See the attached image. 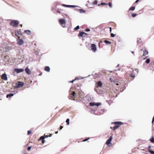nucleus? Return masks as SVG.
I'll return each instance as SVG.
<instances>
[{"mask_svg": "<svg viewBox=\"0 0 154 154\" xmlns=\"http://www.w3.org/2000/svg\"><path fill=\"white\" fill-rule=\"evenodd\" d=\"M112 27H109V31L110 32H112Z\"/></svg>", "mask_w": 154, "mask_h": 154, "instance_id": "8fccbe9b", "label": "nucleus"}, {"mask_svg": "<svg viewBox=\"0 0 154 154\" xmlns=\"http://www.w3.org/2000/svg\"><path fill=\"white\" fill-rule=\"evenodd\" d=\"M14 95V94L13 93H9L7 94L6 95V97L7 98L11 97L13 96Z\"/></svg>", "mask_w": 154, "mask_h": 154, "instance_id": "dca6fc26", "label": "nucleus"}, {"mask_svg": "<svg viewBox=\"0 0 154 154\" xmlns=\"http://www.w3.org/2000/svg\"><path fill=\"white\" fill-rule=\"evenodd\" d=\"M100 5H102L104 6L105 5H108V4L105 2H101L100 3Z\"/></svg>", "mask_w": 154, "mask_h": 154, "instance_id": "c756f323", "label": "nucleus"}, {"mask_svg": "<svg viewBox=\"0 0 154 154\" xmlns=\"http://www.w3.org/2000/svg\"><path fill=\"white\" fill-rule=\"evenodd\" d=\"M77 7H79V6L75 5H70V8H75Z\"/></svg>", "mask_w": 154, "mask_h": 154, "instance_id": "7c9ffc66", "label": "nucleus"}, {"mask_svg": "<svg viewBox=\"0 0 154 154\" xmlns=\"http://www.w3.org/2000/svg\"><path fill=\"white\" fill-rule=\"evenodd\" d=\"M44 139H43V140H42V143H44L45 142V141L44 140Z\"/></svg>", "mask_w": 154, "mask_h": 154, "instance_id": "3c124183", "label": "nucleus"}, {"mask_svg": "<svg viewBox=\"0 0 154 154\" xmlns=\"http://www.w3.org/2000/svg\"><path fill=\"white\" fill-rule=\"evenodd\" d=\"M20 26L21 27H22V25L21 24V25H20Z\"/></svg>", "mask_w": 154, "mask_h": 154, "instance_id": "e2e57ef3", "label": "nucleus"}, {"mask_svg": "<svg viewBox=\"0 0 154 154\" xmlns=\"http://www.w3.org/2000/svg\"><path fill=\"white\" fill-rule=\"evenodd\" d=\"M108 5L109 6V7L112 8V3L111 2H109L108 3Z\"/></svg>", "mask_w": 154, "mask_h": 154, "instance_id": "473e14b6", "label": "nucleus"}, {"mask_svg": "<svg viewBox=\"0 0 154 154\" xmlns=\"http://www.w3.org/2000/svg\"><path fill=\"white\" fill-rule=\"evenodd\" d=\"M131 77L134 78L135 77V75L134 74H132L131 75Z\"/></svg>", "mask_w": 154, "mask_h": 154, "instance_id": "ea45409f", "label": "nucleus"}, {"mask_svg": "<svg viewBox=\"0 0 154 154\" xmlns=\"http://www.w3.org/2000/svg\"><path fill=\"white\" fill-rule=\"evenodd\" d=\"M139 40H137V44H139Z\"/></svg>", "mask_w": 154, "mask_h": 154, "instance_id": "6e6d98bb", "label": "nucleus"}, {"mask_svg": "<svg viewBox=\"0 0 154 154\" xmlns=\"http://www.w3.org/2000/svg\"><path fill=\"white\" fill-rule=\"evenodd\" d=\"M149 140L152 143H154V138L153 136L151 137L149 139Z\"/></svg>", "mask_w": 154, "mask_h": 154, "instance_id": "4be33fe9", "label": "nucleus"}, {"mask_svg": "<svg viewBox=\"0 0 154 154\" xmlns=\"http://www.w3.org/2000/svg\"><path fill=\"white\" fill-rule=\"evenodd\" d=\"M90 31V29L88 28H87L85 29V31L86 32H88Z\"/></svg>", "mask_w": 154, "mask_h": 154, "instance_id": "4c0bfd02", "label": "nucleus"}, {"mask_svg": "<svg viewBox=\"0 0 154 154\" xmlns=\"http://www.w3.org/2000/svg\"><path fill=\"white\" fill-rule=\"evenodd\" d=\"M44 70L48 72H49L50 71V69L49 66H46L45 67Z\"/></svg>", "mask_w": 154, "mask_h": 154, "instance_id": "f3484780", "label": "nucleus"}, {"mask_svg": "<svg viewBox=\"0 0 154 154\" xmlns=\"http://www.w3.org/2000/svg\"><path fill=\"white\" fill-rule=\"evenodd\" d=\"M102 82L100 81H99L97 83L96 87L97 88H98L99 87H100L102 86Z\"/></svg>", "mask_w": 154, "mask_h": 154, "instance_id": "9d476101", "label": "nucleus"}, {"mask_svg": "<svg viewBox=\"0 0 154 154\" xmlns=\"http://www.w3.org/2000/svg\"><path fill=\"white\" fill-rule=\"evenodd\" d=\"M52 134H51V135H45V134H44V136H43L44 137H45V138H47V137H51V136Z\"/></svg>", "mask_w": 154, "mask_h": 154, "instance_id": "c85d7f7f", "label": "nucleus"}, {"mask_svg": "<svg viewBox=\"0 0 154 154\" xmlns=\"http://www.w3.org/2000/svg\"><path fill=\"white\" fill-rule=\"evenodd\" d=\"M112 123L113 124L116 125L112 128V130L113 131H114L119 128L120 126V125H122L124 124L123 123L120 121L114 122H112Z\"/></svg>", "mask_w": 154, "mask_h": 154, "instance_id": "f257e3e1", "label": "nucleus"}, {"mask_svg": "<svg viewBox=\"0 0 154 154\" xmlns=\"http://www.w3.org/2000/svg\"><path fill=\"white\" fill-rule=\"evenodd\" d=\"M20 31H15V35L17 36V37H19L17 35V34H20Z\"/></svg>", "mask_w": 154, "mask_h": 154, "instance_id": "58836bf2", "label": "nucleus"}, {"mask_svg": "<svg viewBox=\"0 0 154 154\" xmlns=\"http://www.w3.org/2000/svg\"><path fill=\"white\" fill-rule=\"evenodd\" d=\"M139 1V0H136V1H135V2L136 3H137V2H138Z\"/></svg>", "mask_w": 154, "mask_h": 154, "instance_id": "864d4df0", "label": "nucleus"}, {"mask_svg": "<svg viewBox=\"0 0 154 154\" xmlns=\"http://www.w3.org/2000/svg\"><path fill=\"white\" fill-rule=\"evenodd\" d=\"M55 133L56 134H57L58 133V131H56V132H55Z\"/></svg>", "mask_w": 154, "mask_h": 154, "instance_id": "052dcab7", "label": "nucleus"}, {"mask_svg": "<svg viewBox=\"0 0 154 154\" xmlns=\"http://www.w3.org/2000/svg\"><path fill=\"white\" fill-rule=\"evenodd\" d=\"M112 102V101L111 100H109L108 102L109 103V102L111 103Z\"/></svg>", "mask_w": 154, "mask_h": 154, "instance_id": "5fc2aeb1", "label": "nucleus"}, {"mask_svg": "<svg viewBox=\"0 0 154 154\" xmlns=\"http://www.w3.org/2000/svg\"><path fill=\"white\" fill-rule=\"evenodd\" d=\"M131 52L133 54L134 53V52L133 51H132Z\"/></svg>", "mask_w": 154, "mask_h": 154, "instance_id": "0e129e2a", "label": "nucleus"}, {"mask_svg": "<svg viewBox=\"0 0 154 154\" xmlns=\"http://www.w3.org/2000/svg\"><path fill=\"white\" fill-rule=\"evenodd\" d=\"M147 57H146L145 58H144L143 60H145L147 58Z\"/></svg>", "mask_w": 154, "mask_h": 154, "instance_id": "13d9d810", "label": "nucleus"}, {"mask_svg": "<svg viewBox=\"0 0 154 154\" xmlns=\"http://www.w3.org/2000/svg\"><path fill=\"white\" fill-rule=\"evenodd\" d=\"M31 149V146H29L27 148V150L28 151H29L30 149Z\"/></svg>", "mask_w": 154, "mask_h": 154, "instance_id": "a18cd8bd", "label": "nucleus"}, {"mask_svg": "<svg viewBox=\"0 0 154 154\" xmlns=\"http://www.w3.org/2000/svg\"><path fill=\"white\" fill-rule=\"evenodd\" d=\"M116 34H114L113 33H111L110 36L112 37H114L115 36Z\"/></svg>", "mask_w": 154, "mask_h": 154, "instance_id": "c9c22d12", "label": "nucleus"}, {"mask_svg": "<svg viewBox=\"0 0 154 154\" xmlns=\"http://www.w3.org/2000/svg\"><path fill=\"white\" fill-rule=\"evenodd\" d=\"M45 137H44L43 136H41L39 138V140H43V139H45Z\"/></svg>", "mask_w": 154, "mask_h": 154, "instance_id": "f704fd0d", "label": "nucleus"}, {"mask_svg": "<svg viewBox=\"0 0 154 154\" xmlns=\"http://www.w3.org/2000/svg\"><path fill=\"white\" fill-rule=\"evenodd\" d=\"M63 128V127L62 126H60V130H61Z\"/></svg>", "mask_w": 154, "mask_h": 154, "instance_id": "603ef678", "label": "nucleus"}, {"mask_svg": "<svg viewBox=\"0 0 154 154\" xmlns=\"http://www.w3.org/2000/svg\"><path fill=\"white\" fill-rule=\"evenodd\" d=\"M100 5V4H99L98 5V6H100V5Z\"/></svg>", "mask_w": 154, "mask_h": 154, "instance_id": "bf43d9fd", "label": "nucleus"}, {"mask_svg": "<svg viewBox=\"0 0 154 154\" xmlns=\"http://www.w3.org/2000/svg\"><path fill=\"white\" fill-rule=\"evenodd\" d=\"M109 80H110V81L112 82H113V80H112V78H109Z\"/></svg>", "mask_w": 154, "mask_h": 154, "instance_id": "09e8293b", "label": "nucleus"}, {"mask_svg": "<svg viewBox=\"0 0 154 154\" xmlns=\"http://www.w3.org/2000/svg\"><path fill=\"white\" fill-rule=\"evenodd\" d=\"M62 6L65 7L70 8V5H66L63 4H62Z\"/></svg>", "mask_w": 154, "mask_h": 154, "instance_id": "cd10ccee", "label": "nucleus"}, {"mask_svg": "<svg viewBox=\"0 0 154 154\" xmlns=\"http://www.w3.org/2000/svg\"><path fill=\"white\" fill-rule=\"evenodd\" d=\"M31 133V131H28L27 132V134L28 135H29Z\"/></svg>", "mask_w": 154, "mask_h": 154, "instance_id": "a19ab883", "label": "nucleus"}, {"mask_svg": "<svg viewBox=\"0 0 154 154\" xmlns=\"http://www.w3.org/2000/svg\"><path fill=\"white\" fill-rule=\"evenodd\" d=\"M59 22L60 25L64 28L66 27L65 24L66 23V20L65 19H60L59 20Z\"/></svg>", "mask_w": 154, "mask_h": 154, "instance_id": "7ed1b4c3", "label": "nucleus"}, {"mask_svg": "<svg viewBox=\"0 0 154 154\" xmlns=\"http://www.w3.org/2000/svg\"><path fill=\"white\" fill-rule=\"evenodd\" d=\"M150 60L149 58L147 59L145 61V62L147 64H148L150 63Z\"/></svg>", "mask_w": 154, "mask_h": 154, "instance_id": "b1692460", "label": "nucleus"}, {"mask_svg": "<svg viewBox=\"0 0 154 154\" xmlns=\"http://www.w3.org/2000/svg\"><path fill=\"white\" fill-rule=\"evenodd\" d=\"M96 103L95 102H91L90 103L89 105L91 106H96Z\"/></svg>", "mask_w": 154, "mask_h": 154, "instance_id": "412c9836", "label": "nucleus"}, {"mask_svg": "<svg viewBox=\"0 0 154 154\" xmlns=\"http://www.w3.org/2000/svg\"><path fill=\"white\" fill-rule=\"evenodd\" d=\"M69 118L67 119L66 120V125H68L69 124Z\"/></svg>", "mask_w": 154, "mask_h": 154, "instance_id": "5701e85b", "label": "nucleus"}, {"mask_svg": "<svg viewBox=\"0 0 154 154\" xmlns=\"http://www.w3.org/2000/svg\"><path fill=\"white\" fill-rule=\"evenodd\" d=\"M18 38H19V39H18L17 40V44L19 45H22L24 43L22 39H20L19 38H20V37H18Z\"/></svg>", "mask_w": 154, "mask_h": 154, "instance_id": "423d86ee", "label": "nucleus"}, {"mask_svg": "<svg viewBox=\"0 0 154 154\" xmlns=\"http://www.w3.org/2000/svg\"><path fill=\"white\" fill-rule=\"evenodd\" d=\"M137 14L136 13H132V17H134L136 16Z\"/></svg>", "mask_w": 154, "mask_h": 154, "instance_id": "2f4dec72", "label": "nucleus"}, {"mask_svg": "<svg viewBox=\"0 0 154 154\" xmlns=\"http://www.w3.org/2000/svg\"><path fill=\"white\" fill-rule=\"evenodd\" d=\"M1 77L2 79L5 80H8L7 75L5 73L2 74Z\"/></svg>", "mask_w": 154, "mask_h": 154, "instance_id": "1a4fd4ad", "label": "nucleus"}, {"mask_svg": "<svg viewBox=\"0 0 154 154\" xmlns=\"http://www.w3.org/2000/svg\"><path fill=\"white\" fill-rule=\"evenodd\" d=\"M72 95V97H75L77 95L76 94L74 91H72L71 94Z\"/></svg>", "mask_w": 154, "mask_h": 154, "instance_id": "a211bd4d", "label": "nucleus"}, {"mask_svg": "<svg viewBox=\"0 0 154 154\" xmlns=\"http://www.w3.org/2000/svg\"><path fill=\"white\" fill-rule=\"evenodd\" d=\"M25 71L26 73L28 75H29L31 74V71L30 69L27 66L25 69Z\"/></svg>", "mask_w": 154, "mask_h": 154, "instance_id": "9b49d317", "label": "nucleus"}, {"mask_svg": "<svg viewBox=\"0 0 154 154\" xmlns=\"http://www.w3.org/2000/svg\"><path fill=\"white\" fill-rule=\"evenodd\" d=\"M149 152L151 154H154V151L150 150L149 151Z\"/></svg>", "mask_w": 154, "mask_h": 154, "instance_id": "72a5a7b5", "label": "nucleus"}, {"mask_svg": "<svg viewBox=\"0 0 154 154\" xmlns=\"http://www.w3.org/2000/svg\"><path fill=\"white\" fill-rule=\"evenodd\" d=\"M116 85H119V84H118V83H117V84H116Z\"/></svg>", "mask_w": 154, "mask_h": 154, "instance_id": "774afa93", "label": "nucleus"}, {"mask_svg": "<svg viewBox=\"0 0 154 154\" xmlns=\"http://www.w3.org/2000/svg\"><path fill=\"white\" fill-rule=\"evenodd\" d=\"M119 66V64H118L116 67H118Z\"/></svg>", "mask_w": 154, "mask_h": 154, "instance_id": "680f3d73", "label": "nucleus"}, {"mask_svg": "<svg viewBox=\"0 0 154 154\" xmlns=\"http://www.w3.org/2000/svg\"><path fill=\"white\" fill-rule=\"evenodd\" d=\"M90 139V137H88L87 138H86L83 140V142H85L87 141L88 140H89Z\"/></svg>", "mask_w": 154, "mask_h": 154, "instance_id": "e433bc0d", "label": "nucleus"}, {"mask_svg": "<svg viewBox=\"0 0 154 154\" xmlns=\"http://www.w3.org/2000/svg\"><path fill=\"white\" fill-rule=\"evenodd\" d=\"M104 42L107 44H111V43L110 41L107 40H105Z\"/></svg>", "mask_w": 154, "mask_h": 154, "instance_id": "aec40b11", "label": "nucleus"}, {"mask_svg": "<svg viewBox=\"0 0 154 154\" xmlns=\"http://www.w3.org/2000/svg\"><path fill=\"white\" fill-rule=\"evenodd\" d=\"M84 32L83 31H80L79 32V33L78 35L79 37H85V36L84 35Z\"/></svg>", "mask_w": 154, "mask_h": 154, "instance_id": "ddd939ff", "label": "nucleus"}, {"mask_svg": "<svg viewBox=\"0 0 154 154\" xmlns=\"http://www.w3.org/2000/svg\"><path fill=\"white\" fill-rule=\"evenodd\" d=\"M90 76V75H89L88 76H87V77H81V79H84L85 78H88V77H89V76Z\"/></svg>", "mask_w": 154, "mask_h": 154, "instance_id": "37998d69", "label": "nucleus"}, {"mask_svg": "<svg viewBox=\"0 0 154 154\" xmlns=\"http://www.w3.org/2000/svg\"><path fill=\"white\" fill-rule=\"evenodd\" d=\"M42 75V73H41L39 75V76H41Z\"/></svg>", "mask_w": 154, "mask_h": 154, "instance_id": "4d7b16f0", "label": "nucleus"}, {"mask_svg": "<svg viewBox=\"0 0 154 154\" xmlns=\"http://www.w3.org/2000/svg\"><path fill=\"white\" fill-rule=\"evenodd\" d=\"M18 24V21L16 20H13L10 22V24L11 26L14 27H16L17 26Z\"/></svg>", "mask_w": 154, "mask_h": 154, "instance_id": "f03ea898", "label": "nucleus"}, {"mask_svg": "<svg viewBox=\"0 0 154 154\" xmlns=\"http://www.w3.org/2000/svg\"><path fill=\"white\" fill-rule=\"evenodd\" d=\"M99 46H100V43H99Z\"/></svg>", "mask_w": 154, "mask_h": 154, "instance_id": "338daca9", "label": "nucleus"}, {"mask_svg": "<svg viewBox=\"0 0 154 154\" xmlns=\"http://www.w3.org/2000/svg\"><path fill=\"white\" fill-rule=\"evenodd\" d=\"M91 49L94 51L95 52L97 50V47L96 45L94 44H91Z\"/></svg>", "mask_w": 154, "mask_h": 154, "instance_id": "6e6552de", "label": "nucleus"}, {"mask_svg": "<svg viewBox=\"0 0 154 154\" xmlns=\"http://www.w3.org/2000/svg\"><path fill=\"white\" fill-rule=\"evenodd\" d=\"M96 103V106H99L101 105V103L100 102Z\"/></svg>", "mask_w": 154, "mask_h": 154, "instance_id": "a878e982", "label": "nucleus"}, {"mask_svg": "<svg viewBox=\"0 0 154 154\" xmlns=\"http://www.w3.org/2000/svg\"><path fill=\"white\" fill-rule=\"evenodd\" d=\"M80 79H79L78 77H76L75 79H74V80H75V81L77 80H79Z\"/></svg>", "mask_w": 154, "mask_h": 154, "instance_id": "c03bdc74", "label": "nucleus"}, {"mask_svg": "<svg viewBox=\"0 0 154 154\" xmlns=\"http://www.w3.org/2000/svg\"><path fill=\"white\" fill-rule=\"evenodd\" d=\"M135 8V6H132L131 7L129 8V10L132 11H134V10Z\"/></svg>", "mask_w": 154, "mask_h": 154, "instance_id": "6ab92c4d", "label": "nucleus"}, {"mask_svg": "<svg viewBox=\"0 0 154 154\" xmlns=\"http://www.w3.org/2000/svg\"><path fill=\"white\" fill-rule=\"evenodd\" d=\"M112 136H110L109 138L107 140V141L106 142V144L107 145H109V144H110L111 143V142L112 140Z\"/></svg>", "mask_w": 154, "mask_h": 154, "instance_id": "0eeeda50", "label": "nucleus"}, {"mask_svg": "<svg viewBox=\"0 0 154 154\" xmlns=\"http://www.w3.org/2000/svg\"><path fill=\"white\" fill-rule=\"evenodd\" d=\"M143 56H145L146 55L148 54V51L146 50V49H145L143 51Z\"/></svg>", "mask_w": 154, "mask_h": 154, "instance_id": "2eb2a0df", "label": "nucleus"}, {"mask_svg": "<svg viewBox=\"0 0 154 154\" xmlns=\"http://www.w3.org/2000/svg\"><path fill=\"white\" fill-rule=\"evenodd\" d=\"M14 70L15 72L18 73L23 72L24 70L23 69L14 68Z\"/></svg>", "mask_w": 154, "mask_h": 154, "instance_id": "39448f33", "label": "nucleus"}, {"mask_svg": "<svg viewBox=\"0 0 154 154\" xmlns=\"http://www.w3.org/2000/svg\"><path fill=\"white\" fill-rule=\"evenodd\" d=\"M151 146L150 145L148 146V150H149H149H150V149L151 148Z\"/></svg>", "mask_w": 154, "mask_h": 154, "instance_id": "de8ad7c7", "label": "nucleus"}, {"mask_svg": "<svg viewBox=\"0 0 154 154\" xmlns=\"http://www.w3.org/2000/svg\"><path fill=\"white\" fill-rule=\"evenodd\" d=\"M24 83L23 82H19L16 83V87L17 88H19L22 87L24 85Z\"/></svg>", "mask_w": 154, "mask_h": 154, "instance_id": "20e7f679", "label": "nucleus"}, {"mask_svg": "<svg viewBox=\"0 0 154 154\" xmlns=\"http://www.w3.org/2000/svg\"><path fill=\"white\" fill-rule=\"evenodd\" d=\"M60 12V11L58 10V13H59Z\"/></svg>", "mask_w": 154, "mask_h": 154, "instance_id": "69168bd1", "label": "nucleus"}, {"mask_svg": "<svg viewBox=\"0 0 154 154\" xmlns=\"http://www.w3.org/2000/svg\"><path fill=\"white\" fill-rule=\"evenodd\" d=\"M75 10L77 11H79L80 13H83L85 12V11L84 10L82 9H79L75 8Z\"/></svg>", "mask_w": 154, "mask_h": 154, "instance_id": "f8f14e48", "label": "nucleus"}, {"mask_svg": "<svg viewBox=\"0 0 154 154\" xmlns=\"http://www.w3.org/2000/svg\"><path fill=\"white\" fill-rule=\"evenodd\" d=\"M24 32L28 35H30L31 33V31L29 30H25Z\"/></svg>", "mask_w": 154, "mask_h": 154, "instance_id": "4468645a", "label": "nucleus"}, {"mask_svg": "<svg viewBox=\"0 0 154 154\" xmlns=\"http://www.w3.org/2000/svg\"><path fill=\"white\" fill-rule=\"evenodd\" d=\"M84 35H85V37H86V36L87 35H88V33H85V32H84Z\"/></svg>", "mask_w": 154, "mask_h": 154, "instance_id": "49530a36", "label": "nucleus"}, {"mask_svg": "<svg viewBox=\"0 0 154 154\" xmlns=\"http://www.w3.org/2000/svg\"><path fill=\"white\" fill-rule=\"evenodd\" d=\"M74 81H75V80H74V79L72 81H69L68 82L69 83H73L74 82Z\"/></svg>", "mask_w": 154, "mask_h": 154, "instance_id": "79ce46f5", "label": "nucleus"}, {"mask_svg": "<svg viewBox=\"0 0 154 154\" xmlns=\"http://www.w3.org/2000/svg\"><path fill=\"white\" fill-rule=\"evenodd\" d=\"M80 27L79 25L75 27L74 29V30H76L79 29Z\"/></svg>", "mask_w": 154, "mask_h": 154, "instance_id": "bb28decb", "label": "nucleus"}, {"mask_svg": "<svg viewBox=\"0 0 154 154\" xmlns=\"http://www.w3.org/2000/svg\"><path fill=\"white\" fill-rule=\"evenodd\" d=\"M98 3V1L97 0H95L92 3V4L94 5H96Z\"/></svg>", "mask_w": 154, "mask_h": 154, "instance_id": "393cba45", "label": "nucleus"}]
</instances>
